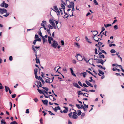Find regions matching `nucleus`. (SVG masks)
<instances>
[{
    "label": "nucleus",
    "mask_w": 124,
    "mask_h": 124,
    "mask_svg": "<svg viewBox=\"0 0 124 124\" xmlns=\"http://www.w3.org/2000/svg\"><path fill=\"white\" fill-rule=\"evenodd\" d=\"M81 91H85L87 92H89V91H88L85 88H84V89H82L81 90Z\"/></svg>",
    "instance_id": "obj_36"
},
{
    "label": "nucleus",
    "mask_w": 124,
    "mask_h": 124,
    "mask_svg": "<svg viewBox=\"0 0 124 124\" xmlns=\"http://www.w3.org/2000/svg\"><path fill=\"white\" fill-rule=\"evenodd\" d=\"M34 74L35 76L37 75V69H35L34 70Z\"/></svg>",
    "instance_id": "obj_28"
},
{
    "label": "nucleus",
    "mask_w": 124,
    "mask_h": 124,
    "mask_svg": "<svg viewBox=\"0 0 124 124\" xmlns=\"http://www.w3.org/2000/svg\"><path fill=\"white\" fill-rule=\"evenodd\" d=\"M48 40L52 41L53 40V38L51 37L48 36Z\"/></svg>",
    "instance_id": "obj_26"
},
{
    "label": "nucleus",
    "mask_w": 124,
    "mask_h": 124,
    "mask_svg": "<svg viewBox=\"0 0 124 124\" xmlns=\"http://www.w3.org/2000/svg\"><path fill=\"white\" fill-rule=\"evenodd\" d=\"M58 45V44L57 42L55 40L53 41V44H52V46L54 48H56Z\"/></svg>",
    "instance_id": "obj_5"
},
{
    "label": "nucleus",
    "mask_w": 124,
    "mask_h": 124,
    "mask_svg": "<svg viewBox=\"0 0 124 124\" xmlns=\"http://www.w3.org/2000/svg\"><path fill=\"white\" fill-rule=\"evenodd\" d=\"M5 90L6 92H8V90H9L10 89L8 87H7L6 86H5Z\"/></svg>",
    "instance_id": "obj_27"
},
{
    "label": "nucleus",
    "mask_w": 124,
    "mask_h": 124,
    "mask_svg": "<svg viewBox=\"0 0 124 124\" xmlns=\"http://www.w3.org/2000/svg\"><path fill=\"white\" fill-rule=\"evenodd\" d=\"M35 55L36 56V58L35 60L36 61V63H39L40 62L39 59L37 57V53H35Z\"/></svg>",
    "instance_id": "obj_10"
},
{
    "label": "nucleus",
    "mask_w": 124,
    "mask_h": 124,
    "mask_svg": "<svg viewBox=\"0 0 124 124\" xmlns=\"http://www.w3.org/2000/svg\"><path fill=\"white\" fill-rule=\"evenodd\" d=\"M97 63H101L102 64H103L104 63V62H105L106 60H105V61H104L102 59H98Z\"/></svg>",
    "instance_id": "obj_9"
},
{
    "label": "nucleus",
    "mask_w": 124,
    "mask_h": 124,
    "mask_svg": "<svg viewBox=\"0 0 124 124\" xmlns=\"http://www.w3.org/2000/svg\"><path fill=\"white\" fill-rule=\"evenodd\" d=\"M10 124H18L16 121L12 122L10 123Z\"/></svg>",
    "instance_id": "obj_48"
},
{
    "label": "nucleus",
    "mask_w": 124,
    "mask_h": 124,
    "mask_svg": "<svg viewBox=\"0 0 124 124\" xmlns=\"http://www.w3.org/2000/svg\"><path fill=\"white\" fill-rule=\"evenodd\" d=\"M74 6V2H71L70 3V5H68L67 6V7L69 8H72L73 6Z\"/></svg>",
    "instance_id": "obj_7"
},
{
    "label": "nucleus",
    "mask_w": 124,
    "mask_h": 124,
    "mask_svg": "<svg viewBox=\"0 0 124 124\" xmlns=\"http://www.w3.org/2000/svg\"><path fill=\"white\" fill-rule=\"evenodd\" d=\"M16 94H13V95H12V97L13 98H14L16 97Z\"/></svg>",
    "instance_id": "obj_62"
},
{
    "label": "nucleus",
    "mask_w": 124,
    "mask_h": 124,
    "mask_svg": "<svg viewBox=\"0 0 124 124\" xmlns=\"http://www.w3.org/2000/svg\"><path fill=\"white\" fill-rule=\"evenodd\" d=\"M77 76L79 77H80L81 76V73H78L77 74Z\"/></svg>",
    "instance_id": "obj_59"
},
{
    "label": "nucleus",
    "mask_w": 124,
    "mask_h": 124,
    "mask_svg": "<svg viewBox=\"0 0 124 124\" xmlns=\"http://www.w3.org/2000/svg\"><path fill=\"white\" fill-rule=\"evenodd\" d=\"M76 106L78 109L81 108V107L79 104H76Z\"/></svg>",
    "instance_id": "obj_43"
},
{
    "label": "nucleus",
    "mask_w": 124,
    "mask_h": 124,
    "mask_svg": "<svg viewBox=\"0 0 124 124\" xmlns=\"http://www.w3.org/2000/svg\"><path fill=\"white\" fill-rule=\"evenodd\" d=\"M78 113L77 115L78 116H80L81 115V111L80 110H78L77 111Z\"/></svg>",
    "instance_id": "obj_29"
},
{
    "label": "nucleus",
    "mask_w": 124,
    "mask_h": 124,
    "mask_svg": "<svg viewBox=\"0 0 124 124\" xmlns=\"http://www.w3.org/2000/svg\"><path fill=\"white\" fill-rule=\"evenodd\" d=\"M34 101H35L36 102H37L38 101V99L37 98H35L34 99Z\"/></svg>",
    "instance_id": "obj_60"
},
{
    "label": "nucleus",
    "mask_w": 124,
    "mask_h": 124,
    "mask_svg": "<svg viewBox=\"0 0 124 124\" xmlns=\"http://www.w3.org/2000/svg\"><path fill=\"white\" fill-rule=\"evenodd\" d=\"M0 12L1 14H2L4 13L7 12V10L4 8L0 9Z\"/></svg>",
    "instance_id": "obj_8"
},
{
    "label": "nucleus",
    "mask_w": 124,
    "mask_h": 124,
    "mask_svg": "<svg viewBox=\"0 0 124 124\" xmlns=\"http://www.w3.org/2000/svg\"><path fill=\"white\" fill-rule=\"evenodd\" d=\"M75 111L73 113V115L72 116V118L74 119H76L78 118V116L77 115V112L76 110H75Z\"/></svg>",
    "instance_id": "obj_4"
},
{
    "label": "nucleus",
    "mask_w": 124,
    "mask_h": 124,
    "mask_svg": "<svg viewBox=\"0 0 124 124\" xmlns=\"http://www.w3.org/2000/svg\"><path fill=\"white\" fill-rule=\"evenodd\" d=\"M81 76H83L84 78L86 76L87 74L86 72H83L81 73Z\"/></svg>",
    "instance_id": "obj_14"
},
{
    "label": "nucleus",
    "mask_w": 124,
    "mask_h": 124,
    "mask_svg": "<svg viewBox=\"0 0 124 124\" xmlns=\"http://www.w3.org/2000/svg\"><path fill=\"white\" fill-rule=\"evenodd\" d=\"M74 46L75 47H77L78 48H79L80 47V45L78 43H75Z\"/></svg>",
    "instance_id": "obj_19"
},
{
    "label": "nucleus",
    "mask_w": 124,
    "mask_h": 124,
    "mask_svg": "<svg viewBox=\"0 0 124 124\" xmlns=\"http://www.w3.org/2000/svg\"><path fill=\"white\" fill-rule=\"evenodd\" d=\"M93 2H94V3L96 5H97L98 4V3L97 2V1L96 0H94Z\"/></svg>",
    "instance_id": "obj_47"
},
{
    "label": "nucleus",
    "mask_w": 124,
    "mask_h": 124,
    "mask_svg": "<svg viewBox=\"0 0 124 124\" xmlns=\"http://www.w3.org/2000/svg\"><path fill=\"white\" fill-rule=\"evenodd\" d=\"M70 72L72 75L74 76L75 77H76V75L74 73V72L72 68H70Z\"/></svg>",
    "instance_id": "obj_11"
},
{
    "label": "nucleus",
    "mask_w": 124,
    "mask_h": 124,
    "mask_svg": "<svg viewBox=\"0 0 124 124\" xmlns=\"http://www.w3.org/2000/svg\"><path fill=\"white\" fill-rule=\"evenodd\" d=\"M85 116V114L84 113H83L81 115V118H83Z\"/></svg>",
    "instance_id": "obj_45"
},
{
    "label": "nucleus",
    "mask_w": 124,
    "mask_h": 124,
    "mask_svg": "<svg viewBox=\"0 0 124 124\" xmlns=\"http://www.w3.org/2000/svg\"><path fill=\"white\" fill-rule=\"evenodd\" d=\"M1 122L2 124H6V122L3 120L2 119L1 121Z\"/></svg>",
    "instance_id": "obj_56"
},
{
    "label": "nucleus",
    "mask_w": 124,
    "mask_h": 124,
    "mask_svg": "<svg viewBox=\"0 0 124 124\" xmlns=\"http://www.w3.org/2000/svg\"><path fill=\"white\" fill-rule=\"evenodd\" d=\"M61 43L62 46H63L64 45V43L63 41L62 40L61 41Z\"/></svg>",
    "instance_id": "obj_49"
},
{
    "label": "nucleus",
    "mask_w": 124,
    "mask_h": 124,
    "mask_svg": "<svg viewBox=\"0 0 124 124\" xmlns=\"http://www.w3.org/2000/svg\"><path fill=\"white\" fill-rule=\"evenodd\" d=\"M84 87H88V86H87L85 84L83 83V86Z\"/></svg>",
    "instance_id": "obj_54"
},
{
    "label": "nucleus",
    "mask_w": 124,
    "mask_h": 124,
    "mask_svg": "<svg viewBox=\"0 0 124 124\" xmlns=\"http://www.w3.org/2000/svg\"><path fill=\"white\" fill-rule=\"evenodd\" d=\"M112 66L113 67L116 66L117 67L118 66V65L116 64H113L112 65Z\"/></svg>",
    "instance_id": "obj_50"
},
{
    "label": "nucleus",
    "mask_w": 124,
    "mask_h": 124,
    "mask_svg": "<svg viewBox=\"0 0 124 124\" xmlns=\"http://www.w3.org/2000/svg\"><path fill=\"white\" fill-rule=\"evenodd\" d=\"M48 27L49 28V29H52L53 28V26H52L50 24H49L48 25Z\"/></svg>",
    "instance_id": "obj_34"
},
{
    "label": "nucleus",
    "mask_w": 124,
    "mask_h": 124,
    "mask_svg": "<svg viewBox=\"0 0 124 124\" xmlns=\"http://www.w3.org/2000/svg\"><path fill=\"white\" fill-rule=\"evenodd\" d=\"M42 88L46 91H48V88L45 87H43Z\"/></svg>",
    "instance_id": "obj_40"
},
{
    "label": "nucleus",
    "mask_w": 124,
    "mask_h": 124,
    "mask_svg": "<svg viewBox=\"0 0 124 124\" xmlns=\"http://www.w3.org/2000/svg\"><path fill=\"white\" fill-rule=\"evenodd\" d=\"M6 13H7L5 15H3V16L5 17H7L9 15V13H7V12Z\"/></svg>",
    "instance_id": "obj_52"
},
{
    "label": "nucleus",
    "mask_w": 124,
    "mask_h": 124,
    "mask_svg": "<svg viewBox=\"0 0 124 124\" xmlns=\"http://www.w3.org/2000/svg\"><path fill=\"white\" fill-rule=\"evenodd\" d=\"M9 59L10 61H12L13 59V58L12 56H9Z\"/></svg>",
    "instance_id": "obj_57"
},
{
    "label": "nucleus",
    "mask_w": 124,
    "mask_h": 124,
    "mask_svg": "<svg viewBox=\"0 0 124 124\" xmlns=\"http://www.w3.org/2000/svg\"><path fill=\"white\" fill-rule=\"evenodd\" d=\"M99 51H101L102 53H104L105 54H107L106 52L104 50H100V47H99Z\"/></svg>",
    "instance_id": "obj_23"
},
{
    "label": "nucleus",
    "mask_w": 124,
    "mask_h": 124,
    "mask_svg": "<svg viewBox=\"0 0 124 124\" xmlns=\"http://www.w3.org/2000/svg\"><path fill=\"white\" fill-rule=\"evenodd\" d=\"M47 78H48L47 79L46 78V80H45V82L46 83H51V82H50V80H51V78H48V77H46Z\"/></svg>",
    "instance_id": "obj_15"
},
{
    "label": "nucleus",
    "mask_w": 124,
    "mask_h": 124,
    "mask_svg": "<svg viewBox=\"0 0 124 124\" xmlns=\"http://www.w3.org/2000/svg\"><path fill=\"white\" fill-rule=\"evenodd\" d=\"M46 31L48 32V34H50V35L51 36V33H50V31L49 30V29H46Z\"/></svg>",
    "instance_id": "obj_44"
},
{
    "label": "nucleus",
    "mask_w": 124,
    "mask_h": 124,
    "mask_svg": "<svg viewBox=\"0 0 124 124\" xmlns=\"http://www.w3.org/2000/svg\"><path fill=\"white\" fill-rule=\"evenodd\" d=\"M78 95H82L83 94V93L82 92L80 91H78Z\"/></svg>",
    "instance_id": "obj_33"
},
{
    "label": "nucleus",
    "mask_w": 124,
    "mask_h": 124,
    "mask_svg": "<svg viewBox=\"0 0 124 124\" xmlns=\"http://www.w3.org/2000/svg\"><path fill=\"white\" fill-rule=\"evenodd\" d=\"M110 51L111 53H115L116 52V51L114 49H111Z\"/></svg>",
    "instance_id": "obj_37"
},
{
    "label": "nucleus",
    "mask_w": 124,
    "mask_h": 124,
    "mask_svg": "<svg viewBox=\"0 0 124 124\" xmlns=\"http://www.w3.org/2000/svg\"><path fill=\"white\" fill-rule=\"evenodd\" d=\"M39 46H32V49L36 53H37V51L35 49H39Z\"/></svg>",
    "instance_id": "obj_6"
},
{
    "label": "nucleus",
    "mask_w": 124,
    "mask_h": 124,
    "mask_svg": "<svg viewBox=\"0 0 124 124\" xmlns=\"http://www.w3.org/2000/svg\"><path fill=\"white\" fill-rule=\"evenodd\" d=\"M64 108H65V109L63 110V113H67L68 111V107H64Z\"/></svg>",
    "instance_id": "obj_12"
},
{
    "label": "nucleus",
    "mask_w": 124,
    "mask_h": 124,
    "mask_svg": "<svg viewBox=\"0 0 124 124\" xmlns=\"http://www.w3.org/2000/svg\"><path fill=\"white\" fill-rule=\"evenodd\" d=\"M60 109L61 108L59 106H58L57 107H55L54 110L56 112L58 110H60Z\"/></svg>",
    "instance_id": "obj_16"
},
{
    "label": "nucleus",
    "mask_w": 124,
    "mask_h": 124,
    "mask_svg": "<svg viewBox=\"0 0 124 124\" xmlns=\"http://www.w3.org/2000/svg\"><path fill=\"white\" fill-rule=\"evenodd\" d=\"M43 40V43H44L45 42L47 41V39H45L44 37L42 38Z\"/></svg>",
    "instance_id": "obj_21"
},
{
    "label": "nucleus",
    "mask_w": 124,
    "mask_h": 124,
    "mask_svg": "<svg viewBox=\"0 0 124 124\" xmlns=\"http://www.w3.org/2000/svg\"><path fill=\"white\" fill-rule=\"evenodd\" d=\"M111 26V24H107L106 25L104 24V26L106 28L107 27H108Z\"/></svg>",
    "instance_id": "obj_32"
},
{
    "label": "nucleus",
    "mask_w": 124,
    "mask_h": 124,
    "mask_svg": "<svg viewBox=\"0 0 124 124\" xmlns=\"http://www.w3.org/2000/svg\"><path fill=\"white\" fill-rule=\"evenodd\" d=\"M74 86L78 88H80V87L78 85V84L77 83H74L73 84Z\"/></svg>",
    "instance_id": "obj_20"
},
{
    "label": "nucleus",
    "mask_w": 124,
    "mask_h": 124,
    "mask_svg": "<svg viewBox=\"0 0 124 124\" xmlns=\"http://www.w3.org/2000/svg\"><path fill=\"white\" fill-rule=\"evenodd\" d=\"M26 113L28 114L29 113V111L28 109H26L25 112Z\"/></svg>",
    "instance_id": "obj_61"
},
{
    "label": "nucleus",
    "mask_w": 124,
    "mask_h": 124,
    "mask_svg": "<svg viewBox=\"0 0 124 124\" xmlns=\"http://www.w3.org/2000/svg\"><path fill=\"white\" fill-rule=\"evenodd\" d=\"M37 90L38 91L39 93L40 94H43V93H44L43 92V90L42 91L41 90L39 89H37Z\"/></svg>",
    "instance_id": "obj_24"
},
{
    "label": "nucleus",
    "mask_w": 124,
    "mask_h": 124,
    "mask_svg": "<svg viewBox=\"0 0 124 124\" xmlns=\"http://www.w3.org/2000/svg\"><path fill=\"white\" fill-rule=\"evenodd\" d=\"M114 29L116 30H117L118 29L117 26L116 25H115L114 26Z\"/></svg>",
    "instance_id": "obj_51"
},
{
    "label": "nucleus",
    "mask_w": 124,
    "mask_h": 124,
    "mask_svg": "<svg viewBox=\"0 0 124 124\" xmlns=\"http://www.w3.org/2000/svg\"><path fill=\"white\" fill-rule=\"evenodd\" d=\"M99 57L101 58H104L105 56L103 54H102L99 55Z\"/></svg>",
    "instance_id": "obj_35"
},
{
    "label": "nucleus",
    "mask_w": 124,
    "mask_h": 124,
    "mask_svg": "<svg viewBox=\"0 0 124 124\" xmlns=\"http://www.w3.org/2000/svg\"><path fill=\"white\" fill-rule=\"evenodd\" d=\"M42 121L43 120L42 118H41L40 119L39 121L40 123L41 124H43Z\"/></svg>",
    "instance_id": "obj_58"
},
{
    "label": "nucleus",
    "mask_w": 124,
    "mask_h": 124,
    "mask_svg": "<svg viewBox=\"0 0 124 124\" xmlns=\"http://www.w3.org/2000/svg\"><path fill=\"white\" fill-rule=\"evenodd\" d=\"M49 22L51 24V25H52L53 27V28L54 29H56V27L55 25V23L57 25V24L58 23V22L57 21H55L54 20H51L49 21Z\"/></svg>",
    "instance_id": "obj_2"
},
{
    "label": "nucleus",
    "mask_w": 124,
    "mask_h": 124,
    "mask_svg": "<svg viewBox=\"0 0 124 124\" xmlns=\"http://www.w3.org/2000/svg\"><path fill=\"white\" fill-rule=\"evenodd\" d=\"M83 96H85L86 97H88V93H83Z\"/></svg>",
    "instance_id": "obj_38"
},
{
    "label": "nucleus",
    "mask_w": 124,
    "mask_h": 124,
    "mask_svg": "<svg viewBox=\"0 0 124 124\" xmlns=\"http://www.w3.org/2000/svg\"><path fill=\"white\" fill-rule=\"evenodd\" d=\"M42 101L43 103L45 105H47L48 102V101L47 100H42Z\"/></svg>",
    "instance_id": "obj_17"
},
{
    "label": "nucleus",
    "mask_w": 124,
    "mask_h": 124,
    "mask_svg": "<svg viewBox=\"0 0 124 124\" xmlns=\"http://www.w3.org/2000/svg\"><path fill=\"white\" fill-rule=\"evenodd\" d=\"M5 4V2L4 1H3V3L0 4V6L2 7H4Z\"/></svg>",
    "instance_id": "obj_30"
},
{
    "label": "nucleus",
    "mask_w": 124,
    "mask_h": 124,
    "mask_svg": "<svg viewBox=\"0 0 124 124\" xmlns=\"http://www.w3.org/2000/svg\"><path fill=\"white\" fill-rule=\"evenodd\" d=\"M68 124H72V122L70 121L69 119L68 120Z\"/></svg>",
    "instance_id": "obj_64"
},
{
    "label": "nucleus",
    "mask_w": 124,
    "mask_h": 124,
    "mask_svg": "<svg viewBox=\"0 0 124 124\" xmlns=\"http://www.w3.org/2000/svg\"><path fill=\"white\" fill-rule=\"evenodd\" d=\"M37 39H36L35 40H36V41H41V39L39 38H38Z\"/></svg>",
    "instance_id": "obj_55"
},
{
    "label": "nucleus",
    "mask_w": 124,
    "mask_h": 124,
    "mask_svg": "<svg viewBox=\"0 0 124 124\" xmlns=\"http://www.w3.org/2000/svg\"><path fill=\"white\" fill-rule=\"evenodd\" d=\"M35 76V78L37 79H40V80H41V79H42V78L41 77H40V76L38 77L37 76V75H36Z\"/></svg>",
    "instance_id": "obj_22"
},
{
    "label": "nucleus",
    "mask_w": 124,
    "mask_h": 124,
    "mask_svg": "<svg viewBox=\"0 0 124 124\" xmlns=\"http://www.w3.org/2000/svg\"><path fill=\"white\" fill-rule=\"evenodd\" d=\"M72 112H70L68 114L69 116L71 117H72Z\"/></svg>",
    "instance_id": "obj_46"
},
{
    "label": "nucleus",
    "mask_w": 124,
    "mask_h": 124,
    "mask_svg": "<svg viewBox=\"0 0 124 124\" xmlns=\"http://www.w3.org/2000/svg\"><path fill=\"white\" fill-rule=\"evenodd\" d=\"M77 59L78 61H81L83 60V58L82 56L79 54H78L75 56Z\"/></svg>",
    "instance_id": "obj_3"
},
{
    "label": "nucleus",
    "mask_w": 124,
    "mask_h": 124,
    "mask_svg": "<svg viewBox=\"0 0 124 124\" xmlns=\"http://www.w3.org/2000/svg\"><path fill=\"white\" fill-rule=\"evenodd\" d=\"M98 71H99V73L101 75H103L104 74V72L100 70H99Z\"/></svg>",
    "instance_id": "obj_25"
},
{
    "label": "nucleus",
    "mask_w": 124,
    "mask_h": 124,
    "mask_svg": "<svg viewBox=\"0 0 124 124\" xmlns=\"http://www.w3.org/2000/svg\"><path fill=\"white\" fill-rule=\"evenodd\" d=\"M85 82L89 86H91L92 87H93V86L91 84L90 82H89V81H87L86 80L85 81Z\"/></svg>",
    "instance_id": "obj_13"
},
{
    "label": "nucleus",
    "mask_w": 124,
    "mask_h": 124,
    "mask_svg": "<svg viewBox=\"0 0 124 124\" xmlns=\"http://www.w3.org/2000/svg\"><path fill=\"white\" fill-rule=\"evenodd\" d=\"M8 4L5 3L4 7L6 8H7L8 7Z\"/></svg>",
    "instance_id": "obj_53"
},
{
    "label": "nucleus",
    "mask_w": 124,
    "mask_h": 124,
    "mask_svg": "<svg viewBox=\"0 0 124 124\" xmlns=\"http://www.w3.org/2000/svg\"><path fill=\"white\" fill-rule=\"evenodd\" d=\"M53 97H54L52 95H50L49 96V98L50 99H52V98H53Z\"/></svg>",
    "instance_id": "obj_63"
},
{
    "label": "nucleus",
    "mask_w": 124,
    "mask_h": 124,
    "mask_svg": "<svg viewBox=\"0 0 124 124\" xmlns=\"http://www.w3.org/2000/svg\"><path fill=\"white\" fill-rule=\"evenodd\" d=\"M102 43L101 42H99L98 43V45H99L98 46L99 47H99L100 48V47L101 46V45L102 44Z\"/></svg>",
    "instance_id": "obj_42"
},
{
    "label": "nucleus",
    "mask_w": 124,
    "mask_h": 124,
    "mask_svg": "<svg viewBox=\"0 0 124 124\" xmlns=\"http://www.w3.org/2000/svg\"><path fill=\"white\" fill-rule=\"evenodd\" d=\"M61 6L62 8H59V9H58L57 6H54V11L57 13V15L58 16L62 15L63 13L62 9H63L64 11V12L65 9V6L63 4H61Z\"/></svg>",
    "instance_id": "obj_1"
},
{
    "label": "nucleus",
    "mask_w": 124,
    "mask_h": 124,
    "mask_svg": "<svg viewBox=\"0 0 124 124\" xmlns=\"http://www.w3.org/2000/svg\"><path fill=\"white\" fill-rule=\"evenodd\" d=\"M94 34H95V35H94V37H93V39L94 38V37L95 36H96V35L98 34V32L97 31H94Z\"/></svg>",
    "instance_id": "obj_31"
},
{
    "label": "nucleus",
    "mask_w": 124,
    "mask_h": 124,
    "mask_svg": "<svg viewBox=\"0 0 124 124\" xmlns=\"http://www.w3.org/2000/svg\"><path fill=\"white\" fill-rule=\"evenodd\" d=\"M38 85H39V87H42L41 83L39 81L38 82Z\"/></svg>",
    "instance_id": "obj_41"
},
{
    "label": "nucleus",
    "mask_w": 124,
    "mask_h": 124,
    "mask_svg": "<svg viewBox=\"0 0 124 124\" xmlns=\"http://www.w3.org/2000/svg\"><path fill=\"white\" fill-rule=\"evenodd\" d=\"M80 40V38L79 37H77L76 38L75 40L77 41H78Z\"/></svg>",
    "instance_id": "obj_39"
},
{
    "label": "nucleus",
    "mask_w": 124,
    "mask_h": 124,
    "mask_svg": "<svg viewBox=\"0 0 124 124\" xmlns=\"http://www.w3.org/2000/svg\"><path fill=\"white\" fill-rule=\"evenodd\" d=\"M64 14L65 15H64V16L62 15H61V16H62V17H64V18H67L68 17V15H67V13H65V12H64ZM61 16V15H60V16Z\"/></svg>",
    "instance_id": "obj_18"
}]
</instances>
